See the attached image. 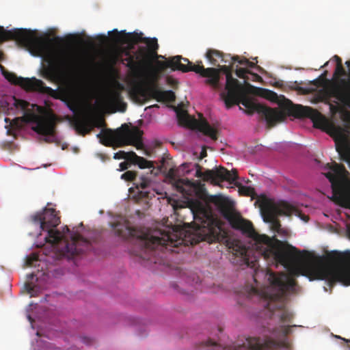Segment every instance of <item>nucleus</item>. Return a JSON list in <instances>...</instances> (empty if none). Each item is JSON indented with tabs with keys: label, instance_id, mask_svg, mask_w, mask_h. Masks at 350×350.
I'll use <instances>...</instances> for the list:
<instances>
[{
	"label": "nucleus",
	"instance_id": "nucleus-4",
	"mask_svg": "<svg viewBox=\"0 0 350 350\" xmlns=\"http://www.w3.org/2000/svg\"><path fill=\"white\" fill-rule=\"evenodd\" d=\"M111 227L116 234L124 239L137 237V250L135 254L142 259L153 261L155 258H163L161 253L165 250L174 252L171 247H177L184 243V231L178 226H164L152 234L141 233L137 235L135 229L125 223H113Z\"/></svg>",
	"mask_w": 350,
	"mask_h": 350
},
{
	"label": "nucleus",
	"instance_id": "nucleus-11",
	"mask_svg": "<svg viewBox=\"0 0 350 350\" xmlns=\"http://www.w3.org/2000/svg\"><path fill=\"white\" fill-rule=\"evenodd\" d=\"M205 350H275L286 347L284 340H278L271 336H264L247 337L242 345H234L231 347H223L211 340L202 343Z\"/></svg>",
	"mask_w": 350,
	"mask_h": 350
},
{
	"label": "nucleus",
	"instance_id": "nucleus-15",
	"mask_svg": "<svg viewBox=\"0 0 350 350\" xmlns=\"http://www.w3.org/2000/svg\"><path fill=\"white\" fill-rule=\"evenodd\" d=\"M1 67L3 75L12 84L19 85L27 91H36L51 96L55 94V90L47 87L42 80L35 77L29 79L18 77L13 72L5 70L3 66Z\"/></svg>",
	"mask_w": 350,
	"mask_h": 350
},
{
	"label": "nucleus",
	"instance_id": "nucleus-33",
	"mask_svg": "<svg viewBox=\"0 0 350 350\" xmlns=\"http://www.w3.org/2000/svg\"><path fill=\"white\" fill-rule=\"evenodd\" d=\"M25 288L27 292L31 295V297H34L36 295V291L35 289V286H33L31 283H25Z\"/></svg>",
	"mask_w": 350,
	"mask_h": 350
},
{
	"label": "nucleus",
	"instance_id": "nucleus-44",
	"mask_svg": "<svg viewBox=\"0 0 350 350\" xmlns=\"http://www.w3.org/2000/svg\"><path fill=\"white\" fill-rule=\"evenodd\" d=\"M189 163H183L182 165V167L184 168V169H187L188 167H189Z\"/></svg>",
	"mask_w": 350,
	"mask_h": 350
},
{
	"label": "nucleus",
	"instance_id": "nucleus-27",
	"mask_svg": "<svg viewBox=\"0 0 350 350\" xmlns=\"http://www.w3.org/2000/svg\"><path fill=\"white\" fill-rule=\"evenodd\" d=\"M131 157L132 160L131 163L137 165L141 169L151 168L154 167V164L152 161H148L145 158L137 155L135 152L133 154H131Z\"/></svg>",
	"mask_w": 350,
	"mask_h": 350
},
{
	"label": "nucleus",
	"instance_id": "nucleus-7",
	"mask_svg": "<svg viewBox=\"0 0 350 350\" xmlns=\"http://www.w3.org/2000/svg\"><path fill=\"white\" fill-rule=\"evenodd\" d=\"M112 39L117 43L137 44L144 42L147 47L139 46L133 55L126 52V57L122 61L126 62V66L134 75L139 74L150 63L152 57L157 56L159 49L157 39L155 38H144L142 33H126L125 30L112 31Z\"/></svg>",
	"mask_w": 350,
	"mask_h": 350
},
{
	"label": "nucleus",
	"instance_id": "nucleus-42",
	"mask_svg": "<svg viewBox=\"0 0 350 350\" xmlns=\"http://www.w3.org/2000/svg\"><path fill=\"white\" fill-rule=\"evenodd\" d=\"M201 154V157H201V159H202L203 157H206V150H202V151L201 152V154Z\"/></svg>",
	"mask_w": 350,
	"mask_h": 350
},
{
	"label": "nucleus",
	"instance_id": "nucleus-18",
	"mask_svg": "<svg viewBox=\"0 0 350 350\" xmlns=\"http://www.w3.org/2000/svg\"><path fill=\"white\" fill-rule=\"evenodd\" d=\"M159 78V70L152 68L148 74L149 83L146 90L139 88L137 92L143 96L147 94L159 102H174L176 99L174 92L172 90H161L157 84Z\"/></svg>",
	"mask_w": 350,
	"mask_h": 350
},
{
	"label": "nucleus",
	"instance_id": "nucleus-30",
	"mask_svg": "<svg viewBox=\"0 0 350 350\" xmlns=\"http://www.w3.org/2000/svg\"><path fill=\"white\" fill-rule=\"evenodd\" d=\"M14 100V105L18 109L21 110H27L28 107L29 106V103L25 100L21 99H17L15 97L13 98Z\"/></svg>",
	"mask_w": 350,
	"mask_h": 350
},
{
	"label": "nucleus",
	"instance_id": "nucleus-10",
	"mask_svg": "<svg viewBox=\"0 0 350 350\" xmlns=\"http://www.w3.org/2000/svg\"><path fill=\"white\" fill-rule=\"evenodd\" d=\"M143 132L137 127L129 129L127 124L122 126L115 131L111 129H103L97 137L100 138V143L105 146L122 147L124 146H134L137 149L143 146Z\"/></svg>",
	"mask_w": 350,
	"mask_h": 350
},
{
	"label": "nucleus",
	"instance_id": "nucleus-2",
	"mask_svg": "<svg viewBox=\"0 0 350 350\" xmlns=\"http://www.w3.org/2000/svg\"><path fill=\"white\" fill-rule=\"evenodd\" d=\"M8 40H15L37 55L43 56L44 60L48 63L44 68L43 75L48 79L64 80L76 76L82 70V59L78 54L65 49L49 50L46 40L37 37L30 29L7 31L0 26V42Z\"/></svg>",
	"mask_w": 350,
	"mask_h": 350
},
{
	"label": "nucleus",
	"instance_id": "nucleus-25",
	"mask_svg": "<svg viewBox=\"0 0 350 350\" xmlns=\"http://www.w3.org/2000/svg\"><path fill=\"white\" fill-rule=\"evenodd\" d=\"M206 58L213 66H219L221 62L227 63L224 59V54L215 49H209L206 53Z\"/></svg>",
	"mask_w": 350,
	"mask_h": 350
},
{
	"label": "nucleus",
	"instance_id": "nucleus-50",
	"mask_svg": "<svg viewBox=\"0 0 350 350\" xmlns=\"http://www.w3.org/2000/svg\"><path fill=\"white\" fill-rule=\"evenodd\" d=\"M189 170H186V173H189Z\"/></svg>",
	"mask_w": 350,
	"mask_h": 350
},
{
	"label": "nucleus",
	"instance_id": "nucleus-45",
	"mask_svg": "<svg viewBox=\"0 0 350 350\" xmlns=\"http://www.w3.org/2000/svg\"><path fill=\"white\" fill-rule=\"evenodd\" d=\"M302 219H304V221H308V216H304V217H302Z\"/></svg>",
	"mask_w": 350,
	"mask_h": 350
},
{
	"label": "nucleus",
	"instance_id": "nucleus-5",
	"mask_svg": "<svg viewBox=\"0 0 350 350\" xmlns=\"http://www.w3.org/2000/svg\"><path fill=\"white\" fill-rule=\"evenodd\" d=\"M293 276L304 275L312 280H325L332 288L336 282L350 285V252L336 251L298 263L291 269Z\"/></svg>",
	"mask_w": 350,
	"mask_h": 350
},
{
	"label": "nucleus",
	"instance_id": "nucleus-9",
	"mask_svg": "<svg viewBox=\"0 0 350 350\" xmlns=\"http://www.w3.org/2000/svg\"><path fill=\"white\" fill-rule=\"evenodd\" d=\"M159 72L163 71L167 68L173 70H180L183 72L189 71L195 72L203 77L208 78L206 83L213 86L214 88H218L219 81V71L215 68H205L202 64H193L188 59L183 58L181 56H174L165 62L158 61L157 62Z\"/></svg>",
	"mask_w": 350,
	"mask_h": 350
},
{
	"label": "nucleus",
	"instance_id": "nucleus-29",
	"mask_svg": "<svg viewBox=\"0 0 350 350\" xmlns=\"http://www.w3.org/2000/svg\"><path fill=\"white\" fill-rule=\"evenodd\" d=\"M133 151L125 152L124 150H120L116 153H114L113 159H125L127 161L131 162L132 157L131 154H133Z\"/></svg>",
	"mask_w": 350,
	"mask_h": 350
},
{
	"label": "nucleus",
	"instance_id": "nucleus-28",
	"mask_svg": "<svg viewBox=\"0 0 350 350\" xmlns=\"http://www.w3.org/2000/svg\"><path fill=\"white\" fill-rule=\"evenodd\" d=\"M175 111L176 113V116L180 124H188L190 117L185 109L178 106V107L175 108Z\"/></svg>",
	"mask_w": 350,
	"mask_h": 350
},
{
	"label": "nucleus",
	"instance_id": "nucleus-35",
	"mask_svg": "<svg viewBox=\"0 0 350 350\" xmlns=\"http://www.w3.org/2000/svg\"><path fill=\"white\" fill-rule=\"evenodd\" d=\"M238 63L241 65H245L250 68H254L255 66V64L249 61L246 58L240 59L238 61Z\"/></svg>",
	"mask_w": 350,
	"mask_h": 350
},
{
	"label": "nucleus",
	"instance_id": "nucleus-32",
	"mask_svg": "<svg viewBox=\"0 0 350 350\" xmlns=\"http://www.w3.org/2000/svg\"><path fill=\"white\" fill-rule=\"evenodd\" d=\"M254 191V189L250 187L247 186H240L239 187V192L240 194L245 196H250L252 195Z\"/></svg>",
	"mask_w": 350,
	"mask_h": 350
},
{
	"label": "nucleus",
	"instance_id": "nucleus-14",
	"mask_svg": "<svg viewBox=\"0 0 350 350\" xmlns=\"http://www.w3.org/2000/svg\"><path fill=\"white\" fill-rule=\"evenodd\" d=\"M345 64L348 67L349 77L341 78L347 75L346 70L342 64L336 65L334 77L337 79L326 93L329 97L335 98L342 106L350 109V60Z\"/></svg>",
	"mask_w": 350,
	"mask_h": 350
},
{
	"label": "nucleus",
	"instance_id": "nucleus-17",
	"mask_svg": "<svg viewBox=\"0 0 350 350\" xmlns=\"http://www.w3.org/2000/svg\"><path fill=\"white\" fill-rule=\"evenodd\" d=\"M25 117L28 121L36 123L32 129L37 133L44 137V141L51 142L55 133L56 117L53 113H49L40 116L33 113L26 114Z\"/></svg>",
	"mask_w": 350,
	"mask_h": 350
},
{
	"label": "nucleus",
	"instance_id": "nucleus-23",
	"mask_svg": "<svg viewBox=\"0 0 350 350\" xmlns=\"http://www.w3.org/2000/svg\"><path fill=\"white\" fill-rule=\"evenodd\" d=\"M105 102L109 106L115 107L119 111L124 112L126 109V104L123 101L119 90H109L105 97Z\"/></svg>",
	"mask_w": 350,
	"mask_h": 350
},
{
	"label": "nucleus",
	"instance_id": "nucleus-1",
	"mask_svg": "<svg viewBox=\"0 0 350 350\" xmlns=\"http://www.w3.org/2000/svg\"><path fill=\"white\" fill-rule=\"evenodd\" d=\"M208 200L217 206L234 229L241 230L250 239L252 249L241 244H236L233 248L234 254L247 267L256 268L257 257L251 256L254 252L263 257L268 264H280L285 267L296 262L300 258L299 251L288 242L282 241L275 236L270 237L257 232L252 222L243 219L234 210L232 202L227 198L221 195L211 196Z\"/></svg>",
	"mask_w": 350,
	"mask_h": 350
},
{
	"label": "nucleus",
	"instance_id": "nucleus-6",
	"mask_svg": "<svg viewBox=\"0 0 350 350\" xmlns=\"http://www.w3.org/2000/svg\"><path fill=\"white\" fill-rule=\"evenodd\" d=\"M32 221L47 232L44 239L51 244L59 254L71 258L89 250L90 242L77 233L70 231L65 226L61 232L55 229L60 223V217L55 208H46L42 212L31 216Z\"/></svg>",
	"mask_w": 350,
	"mask_h": 350
},
{
	"label": "nucleus",
	"instance_id": "nucleus-49",
	"mask_svg": "<svg viewBox=\"0 0 350 350\" xmlns=\"http://www.w3.org/2000/svg\"><path fill=\"white\" fill-rule=\"evenodd\" d=\"M152 107H158V105H154Z\"/></svg>",
	"mask_w": 350,
	"mask_h": 350
},
{
	"label": "nucleus",
	"instance_id": "nucleus-26",
	"mask_svg": "<svg viewBox=\"0 0 350 350\" xmlns=\"http://www.w3.org/2000/svg\"><path fill=\"white\" fill-rule=\"evenodd\" d=\"M291 327L289 325H279L273 328L272 330H269V332L276 338L284 339L287 335L291 332Z\"/></svg>",
	"mask_w": 350,
	"mask_h": 350
},
{
	"label": "nucleus",
	"instance_id": "nucleus-47",
	"mask_svg": "<svg viewBox=\"0 0 350 350\" xmlns=\"http://www.w3.org/2000/svg\"><path fill=\"white\" fill-rule=\"evenodd\" d=\"M329 62H327L326 63H325V64L322 66V67H325L328 65Z\"/></svg>",
	"mask_w": 350,
	"mask_h": 350
},
{
	"label": "nucleus",
	"instance_id": "nucleus-19",
	"mask_svg": "<svg viewBox=\"0 0 350 350\" xmlns=\"http://www.w3.org/2000/svg\"><path fill=\"white\" fill-rule=\"evenodd\" d=\"M202 216L193 215L194 232L206 237L214 234L215 228L217 226V221L205 211H202Z\"/></svg>",
	"mask_w": 350,
	"mask_h": 350
},
{
	"label": "nucleus",
	"instance_id": "nucleus-21",
	"mask_svg": "<svg viewBox=\"0 0 350 350\" xmlns=\"http://www.w3.org/2000/svg\"><path fill=\"white\" fill-rule=\"evenodd\" d=\"M336 149L340 160L350 165V133H345L341 130L334 132Z\"/></svg>",
	"mask_w": 350,
	"mask_h": 350
},
{
	"label": "nucleus",
	"instance_id": "nucleus-3",
	"mask_svg": "<svg viewBox=\"0 0 350 350\" xmlns=\"http://www.w3.org/2000/svg\"><path fill=\"white\" fill-rule=\"evenodd\" d=\"M222 70L226 72V90L227 92H222L221 96L227 108L241 103L247 109V113L252 114L254 112L260 113L271 127L278 122H283L286 119V115L296 118H310L313 121L314 126L317 128H321L325 124V118L320 113L309 107L294 105L289 100H286L282 105L283 111L255 103L247 96V88H252L253 87L248 83L245 86L242 85L237 79L232 77L228 66H223Z\"/></svg>",
	"mask_w": 350,
	"mask_h": 350
},
{
	"label": "nucleus",
	"instance_id": "nucleus-16",
	"mask_svg": "<svg viewBox=\"0 0 350 350\" xmlns=\"http://www.w3.org/2000/svg\"><path fill=\"white\" fill-rule=\"evenodd\" d=\"M194 166L196 170V177L202 178L206 181L210 180L215 185L219 186L220 183L225 180L232 184L239 178L236 169L229 171L224 167H219L214 170H207L202 172V167L198 163H196Z\"/></svg>",
	"mask_w": 350,
	"mask_h": 350
},
{
	"label": "nucleus",
	"instance_id": "nucleus-31",
	"mask_svg": "<svg viewBox=\"0 0 350 350\" xmlns=\"http://www.w3.org/2000/svg\"><path fill=\"white\" fill-rule=\"evenodd\" d=\"M38 261V256L36 254H31L27 257L25 264L28 267H33Z\"/></svg>",
	"mask_w": 350,
	"mask_h": 350
},
{
	"label": "nucleus",
	"instance_id": "nucleus-39",
	"mask_svg": "<svg viewBox=\"0 0 350 350\" xmlns=\"http://www.w3.org/2000/svg\"><path fill=\"white\" fill-rule=\"evenodd\" d=\"M333 59H334V61L336 62V65H340V64H342V59L340 57H338V55H334Z\"/></svg>",
	"mask_w": 350,
	"mask_h": 350
},
{
	"label": "nucleus",
	"instance_id": "nucleus-46",
	"mask_svg": "<svg viewBox=\"0 0 350 350\" xmlns=\"http://www.w3.org/2000/svg\"><path fill=\"white\" fill-rule=\"evenodd\" d=\"M27 318H28L29 321H30L31 322L33 321V319H32V318L31 317L30 315H28Z\"/></svg>",
	"mask_w": 350,
	"mask_h": 350
},
{
	"label": "nucleus",
	"instance_id": "nucleus-37",
	"mask_svg": "<svg viewBox=\"0 0 350 350\" xmlns=\"http://www.w3.org/2000/svg\"><path fill=\"white\" fill-rule=\"evenodd\" d=\"M265 96L271 100L275 99L277 97V94L271 90H265Z\"/></svg>",
	"mask_w": 350,
	"mask_h": 350
},
{
	"label": "nucleus",
	"instance_id": "nucleus-43",
	"mask_svg": "<svg viewBox=\"0 0 350 350\" xmlns=\"http://www.w3.org/2000/svg\"><path fill=\"white\" fill-rule=\"evenodd\" d=\"M34 276L35 275H34L33 273H31V274L27 275V278H28L29 280L33 279Z\"/></svg>",
	"mask_w": 350,
	"mask_h": 350
},
{
	"label": "nucleus",
	"instance_id": "nucleus-34",
	"mask_svg": "<svg viewBox=\"0 0 350 350\" xmlns=\"http://www.w3.org/2000/svg\"><path fill=\"white\" fill-rule=\"evenodd\" d=\"M249 73L246 68H239L236 70V75L238 77L245 79V75Z\"/></svg>",
	"mask_w": 350,
	"mask_h": 350
},
{
	"label": "nucleus",
	"instance_id": "nucleus-20",
	"mask_svg": "<svg viewBox=\"0 0 350 350\" xmlns=\"http://www.w3.org/2000/svg\"><path fill=\"white\" fill-rule=\"evenodd\" d=\"M121 178L126 181H135L137 189H139V194L142 198H152L154 196V193L148 190L151 183L150 179L145 176L137 177V173L133 171H127L122 174Z\"/></svg>",
	"mask_w": 350,
	"mask_h": 350
},
{
	"label": "nucleus",
	"instance_id": "nucleus-8",
	"mask_svg": "<svg viewBox=\"0 0 350 350\" xmlns=\"http://www.w3.org/2000/svg\"><path fill=\"white\" fill-rule=\"evenodd\" d=\"M267 280L275 293L267 295L269 299L267 308L271 312L278 311V316L281 323H291L293 314L285 307L281 299L287 293L293 292L295 289V281L294 278L285 273H276L270 270L267 272Z\"/></svg>",
	"mask_w": 350,
	"mask_h": 350
},
{
	"label": "nucleus",
	"instance_id": "nucleus-40",
	"mask_svg": "<svg viewBox=\"0 0 350 350\" xmlns=\"http://www.w3.org/2000/svg\"><path fill=\"white\" fill-rule=\"evenodd\" d=\"M338 338H341L342 340H343L344 341H345L347 343V350H350V339H345V338H342L341 337H338Z\"/></svg>",
	"mask_w": 350,
	"mask_h": 350
},
{
	"label": "nucleus",
	"instance_id": "nucleus-36",
	"mask_svg": "<svg viewBox=\"0 0 350 350\" xmlns=\"http://www.w3.org/2000/svg\"><path fill=\"white\" fill-rule=\"evenodd\" d=\"M224 59L225 60H228L227 62H229V63L238 62V61L239 59V56L230 57L229 55H224Z\"/></svg>",
	"mask_w": 350,
	"mask_h": 350
},
{
	"label": "nucleus",
	"instance_id": "nucleus-24",
	"mask_svg": "<svg viewBox=\"0 0 350 350\" xmlns=\"http://www.w3.org/2000/svg\"><path fill=\"white\" fill-rule=\"evenodd\" d=\"M196 126L200 132L210 137L212 139L216 140L217 139V131L212 127L205 118H200V120L196 122Z\"/></svg>",
	"mask_w": 350,
	"mask_h": 350
},
{
	"label": "nucleus",
	"instance_id": "nucleus-48",
	"mask_svg": "<svg viewBox=\"0 0 350 350\" xmlns=\"http://www.w3.org/2000/svg\"><path fill=\"white\" fill-rule=\"evenodd\" d=\"M8 120H9V119H8V118H5V121L6 122H8Z\"/></svg>",
	"mask_w": 350,
	"mask_h": 350
},
{
	"label": "nucleus",
	"instance_id": "nucleus-38",
	"mask_svg": "<svg viewBox=\"0 0 350 350\" xmlns=\"http://www.w3.org/2000/svg\"><path fill=\"white\" fill-rule=\"evenodd\" d=\"M129 167V163L126 161H124L120 163V167L121 171L126 170Z\"/></svg>",
	"mask_w": 350,
	"mask_h": 350
},
{
	"label": "nucleus",
	"instance_id": "nucleus-41",
	"mask_svg": "<svg viewBox=\"0 0 350 350\" xmlns=\"http://www.w3.org/2000/svg\"><path fill=\"white\" fill-rule=\"evenodd\" d=\"M167 83H168L169 84H170V85H174V83H177V82H176V81H175L174 79H172V78H170V77H168V78L167 79Z\"/></svg>",
	"mask_w": 350,
	"mask_h": 350
},
{
	"label": "nucleus",
	"instance_id": "nucleus-22",
	"mask_svg": "<svg viewBox=\"0 0 350 350\" xmlns=\"http://www.w3.org/2000/svg\"><path fill=\"white\" fill-rule=\"evenodd\" d=\"M75 126L79 133L83 136L90 133L94 127L100 128L105 126V120L102 118L83 117L76 119Z\"/></svg>",
	"mask_w": 350,
	"mask_h": 350
},
{
	"label": "nucleus",
	"instance_id": "nucleus-13",
	"mask_svg": "<svg viewBox=\"0 0 350 350\" xmlns=\"http://www.w3.org/2000/svg\"><path fill=\"white\" fill-rule=\"evenodd\" d=\"M260 211L265 222L271 224L272 230L280 233L282 231L278 216H291L297 214V210L286 202H274L271 200H263L260 205Z\"/></svg>",
	"mask_w": 350,
	"mask_h": 350
},
{
	"label": "nucleus",
	"instance_id": "nucleus-12",
	"mask_svg": "<svg viewBox=\"0 0 350 350\" xmlns=\"http://www.w3.org/2000/svg\"><path fill=\"white\" fill-rule=\"evenodd\" d=\"M330 172L325 174L331 183L333 197L338 201L350 206V178L349 172L342 164L327 163Z\"/></svg>",
	"mask_w": 350,
	"mask_h": 350
}]
</instances>
